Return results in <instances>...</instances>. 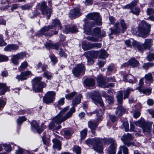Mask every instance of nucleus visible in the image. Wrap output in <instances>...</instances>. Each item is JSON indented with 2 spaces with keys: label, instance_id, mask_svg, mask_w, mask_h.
<instances>
[{
  "label": "nucleus",
  "instance_id": "obj_1",
  "mask_svg": "<svg viewBox=\"0 0 154 154\" xmlns=\"http://www.w3.org/2000/svg\"><path fill=\"white\" fill-rule=\"evenodd\" d=\"M86 17L88 19L93 20V21L87 22L84 25L85 29L87 30H89L90 28L94 27L95 25L100 26L102 25L101 18L98 13H90L86 16Z\"/></svg>",
  "mask_w": 154,
  "mask_h": 154
},
{
  "label": "nucleus",
  "instance_id": "obj_2",
  "mask_svg": "<svg viewBox=\"0 0 154 154\" xmlns=\"http://www.w3.org/2000/svg\"><path fill=\"white\" fill-rule=\"evenodd\" d=\"M69 109V107L66 106L54 118V120L57 124H60L61 122L65 121L70 118L74 112H75V109L72 107L71 108L64 116L63 115L65 112Z\"/></svg>",
  "mask_w": 154,
  "mask_h": 154
},
{
  "label": "nucleus",
  "instance_id": "obj_3",
  "mask_svg": "<svg viewBox=\"0 0 154 154\" xmlns=\"http://www.w3.org/2000/svg\"><path fill=\"white\" fill-rule=\"evenodd\" d=\"M138 27V35L144 38L146 37L150 31V25L147 23L145 21L142 20Z\"/></svg>",
  "mask_w": 154,
  "mask_h": 154
},
{
  "label": "nucleus",
  "instance_id": "obj_4",
  "mask_svg": "<svg viewBox=\"0 0 154 154\" xmlns=\"http://www.w3.org/2000/svg\"><path fill=\"white\" fill-rule=\"evenodd\" d=\"M86 143L88 144H91L93 146L94 149L99 153L101 152L103 150L102 143L101 142L100 139L94 138L92 139H89L87 140Z\"/></svg>",
  "mask_w": 154,
  "mask_h": 154
},
{
  "label": "nucleus",
  "instance_id": "obj_5",
  "mask_svg": "<svg viewBox=\"0 0 154 154\" xmlns=\"http://www.w3.org/2000/svg\"><path fill=\"white\" fill-rule=\"evenodd\" d=\"M42 79V77H36L33 79L32 81L33 90L35 92H41L43 88L45 87L46 84L40 82Z\"/></svg>",
  "mask_w": 154,
  "mask_h": 154
},
{
  "label": "nucleus",
  "instance_id": "obj_6",
  "mask_svg": "<svg viewBox=\"0 0 154 154\" xmlns=\"http://www.w3.org/2000/svg\"><path fill=\"white\" fill-rule=\"evenodd\" d=\"M116 97L119 106L117 110L116 111V113L118 116H121L125 112V108L121 105L123 101V94L122 91H119L117 93Z\"/></svg>",
  "mask_w": 154,
  "mask_h": 154
},
{
  "label": "nucleus",
  "instance_id": "obj_7",
  "mask_svg": "<svg viewBox=\"0 0 154 154\" xmlns=\"http://www.w3.org/2000/svg\"><path fill=\"white\" fill-rule=\"evenodd\" d=\"M92 28L91 27L89 30H87L85 29V26H83L85 33L88 35H93L99 38H102L105 36V32L103 30L101 31L100 28L99 27L95 28L93 29L92 31L91 28Z\"/></svg>",
  "mask_w": 154,
  "mask_h": 154
},
{
  "label": "nucleus",
  "instance_id": "obj_8",
  "mask_svg": "<svg viewBox=\"0 0 154 154\" xmlns=\"http://www.w3.org/2000/svg\"><path fill=\"white\" fill-rule=\"evenodd\" d=\"M152 40L151 39H145L143 45H140L138 43L137 49L140 52H143L144 49L149 50L152 45Z\"/></svg>",
  "mask_w": 154,
  "mask_h": 154
},
{
  "label": "nucleus",
  "instance_id": "obj_9",
  "mask_svg": "<svg viewBox=\"0 0 154 154\" xmlns=\"http://www.w3.org/2000/svg\"><path fill=\"white\" fill-rule=\"evenodd\" d=\"M85 67L83 64H79L72 70V72L75 76L78 77L83 75L85 71Z\"/></svg>",
  "mask_w": 154,
  "mask_h": 154
},
{
  "label": "nucleus",
  "instance_id": "obj_10",
  "mask_svg": "<svg viewBox=\"0 0 154 154\" xmlns=\"http://www.w3.org/2000/svg\"><path fill=\"white\" fill-rule=\"evenodd\" d=\"M56 94V92L54 91H48L43 97V102L46 104L53 102L55 99Z\"/></svg>",
  "mask_w": 154,
  "mask_h": 154
},
{
  "label": "nucleus",
  "instance_id": "obj_11",
  "mask_svg": "<svg viewBox=\"0 0 154 154\" xmlns=\"http://www.w3.org/2000/svg\"><path fill=\"white\" fill-rule=\"evenodd\" d=\"M40 9L42 14L46 17L48 19L50 18L52 13V10L50 8H48L45 2H43L40 5Z\"/></svg>",
  "mask_w": 154,
  "mask_h": 154
},
{
  "label": "nucleus",
  "instance_id": "obj_12",
  "mask_svg": "<svg viewBox=\"0 0 154 154\" xmlns=\"http://www.w3.org/2000/svg\"><path fill=\"white\" fill-rule=\"evenodd\" d=\"M136 125L141 127L143 132H146L148 133L151 132V125L145 122L144 120H142L136 122Z\"/></svg>",
  "mask_w": 154,
  "mask_h": 154
},
{
  "label": "nucleus",
  "instance_id": "obj_13",
  "mask_svg": "<svg viewBox=\"0 0 154 154\" xmlns=\"http://www.w3.org/2000/svg\"><path fill=\"white\" fill-rule=\"evenodd\" d=\"M105 143L106 144L111 143L109 149V154H115L117 145L114 140L111 138L107 139L105 140Z\"/></svg>",
  "mask_w": 154,
  "mask_h": 154
},
{
  "label": "nucleus",
  "instance_id": "obj_14",
  "mask_svg": "<svg viewBox=\"0 0 154 154\" xmlns=\"http://www.w3.org/2000/svg\"><path fill=\"white\" fill-rule=\"evenodd\" d=\"M26 57V54L25 52H20L13 55L11 59V60L14 65H17L19 64L18 60L19 59H23Z\"/></svg>",
  "mask_w": 154,
  "mask_h": 154
},
{
  "label": "nucleus",
  "instance_id": "obj_15",
  "mask_svg": "<svg viewBox=\"0 0 154 154\" xmlns=\"http://www.w3.org/2000/svg\"><path fill=\"white\" fill-rule=\"evenodd\" d=\"M97 81L98 86L103 88H108L109 87H113L114 86V84L109 83L106 84V82L104 81V78L101 76L97 77Z\"/></svg>",
  "mask_w": 154,
  "mask_h": 154
},
{
  "label": "nucleus",
  "instance_id": "obj_16",
  "mask_svg": "<svg viewBox=\"0 0 154 154\" xmlns=\"http://www.w3.org/2000/svg\"><path fill=\"white\" fill-rule=\"evenodd\" d=\"M91 98L95 103H98L102 107L103 106V101L98 92L94 93L91 96Z\"/></svg>",
  "mask_w": 154,
  "mask_h": 154
},
{
  "label": "nucleus",
  "instance_id": "obj_17",
  "mask_svg": "<svg viewBox=\"0 0 154 154\" xmlns=\"http://www.w3.org/2000/svg\"><path fill=\"white\" fill-rule=\"evenodd\" d=\"M133 138V137L132 135L128 133L126 135H124L121 138V139L125 144L128 146H129L131 145H133V144L132 143L128 142V141L132 140Z\"/></svg>",
  "mask_w": 154,
  "mask_h": 154
},
{
  "label": "nucleus",
  "instance_id": "obj_18",
  "mask_svg": "<svg viewBox=\"0 0 154 154\" xmlns=\"http://www.w3.org/2000/svg\"><path fill=\"white\" fill-rule=\"evenodd\" d=\"M123 9H131V12L134 14L138 16L140 11L139 8L137 7H131L130 5H127L123 7Z\"/></svg>",
  "mask_w": 154,
  "mask_h": 154
},
{
  "label": "nucleus",
  "instance_id": "obj_19",
  "mask_svg": "<svg viewBox=\"0 0 154 154\" xmlns=\"http://www.w3.org/2000/svg\"><path fill=\"white\" fill-rule=\"evenodd\" d=\"M81 13L80 10L78 8H75L73 10L70 11L69 14V16L71 18L73 19L77 17H79L81 15Z\"/></svg>",
  "mask_w": 154,
  "mask_h": 154
},
{
  "label": "nucleus",
  "instance_id": "obj_20",
  "mask_svg": "<svg viewBox=\"0 0 154 154\" xmlns=\"http://www.w3.org/2000/svg\"><path fill=\"white\" fill-rule=\"evenodd\" d=\"M31 73V72L27 71L21 72L20 75L17 76L16 78L19 81H23L26 80L27 78V76L29 75Z\"/></svg>",
  "mask_w": 154,
  "mask_h": 154
},
{
  "label": "nucleus",
  "instance_id": "obj_21",
  "mask_svg": "<svg viewBox=\"0 0 154 154\" xmlns=\"http://www.w3.org/2000/svg\"><path fill=\"white\" fill-rule=\"evenodd\" d=\"M101 47V44L100 43H94L87 45H84L82 46V48L85 50H89L90 49L95 47L97 48H99Z\"/></svg>",
  "mask_w": 154,
  "mask_h": 154
},
{
  "label": "nucleus",
  "instance_id": "obj_22",
  "mask_svg": "<svg viewBox=\"0 0 154 154\" xmlns=\"http://www.w3.org/2000/svg\"><path fill=\"white\" fill-rule=\"evenodd\" d=\"M31 125L32 130H36L37 132L39 134H40L43 131V128H42L39 127L38 124L35 121H32Z\"/></svg>",
  "mask_w": 154,
  "mask_h": 154
},
{
  "label": "nucleus",
  "instance_id": "obj_23",
  "mask_svg": "<svg viewBox=\"0 0 154 154\" xmlns=\"http://www.w3.org/2000/svg\"><path fill=\"white\" fill-rule=\"evenodd\" d=\"M125 42L128 47L131 48L132 46H133L134 47H136L137 48L138 42L132 39L126 40L125 41Z\"/></svg>",
  "mask_w": 154,
  "mask_h": 154
},
{
  "label": "nucleus",
  "instance_id": "obj_24",
  "mask_svg": "<svg viewBox=\"0 0 154 154\" xmlns=\"http://www.w3.org/2000/svg\"><path fill=\"white\" fill-rule=\"evenodd\" d=\"M53 122H51L49 125V128L50 130H57L60 129L61 127L60 124H57L54 121V118L53 119Z\"/></svg>",
  "mask_w": 154,
  "mask_h": 154
},
{
  "label": "nucleus",
  "instance_id": "obj_25",
  "mask_svg": "<svg viewBox=\"0 0 154 154\" xmlns=\"http://www.w3.org/2000/svg\"><path fill=\"white\" fill-rule=\"evenodd\" d=\"M19 48V46L17 45L11 44L8 45L4 48V50L6 51H15Z\"/></svg>",
  "mask_w": 154,
  "mask_h": 154
},
{
  "label": "nucleus",
  "instance_id": "obj_26",
  "mask_svg": "<svg viewBox=\"0 0 154 154\" xmlns=\"http://www.w3.org/2000/svg\"><path fill=\"white\" fill-rule=\"evenodd\" d=\"M77 32L78 30L77 27L74 26L71 27H66L65 30L64 31V32L66 34L69 32L75 33Z\"/></svg>",
  "mask_w": 154,
  "mask_h": 154
},
{
  "label": "nucleus",
  "instance_id": "obj_27",
  "mask_svg": "<svg viewBox=\"0 0 154 154\" xmlns=\"http://www.w3.org/2000/svg\"><path fill=\"white\" fill-rule=\"evenodd\" d=\"M52 141L54 143L53 147L54 148L58 150H60L61 149V143L60 141L56 139H54Z\"/></svg>",
  "mask_w": 154,
  "mask_h": 154
},
{
  "label": "nucleus",
  "instance_id": "obj_28",
  "mask_svg": "<svg viewBox=\"0 0 154 154\" xmlns=\"http://www.w3.org/2000/svg\"><path fill=\"white\" fill-rule=\"evenodd\" d=\"M128 64L133 67H136L139 65V62L134 58H131L128 62Z\"/></svg>",
  "mask_w": 154,
  "mask_h": 154
},
{
  "label": "nucleus",
  "instance_id": "obj_29",
  "mask_svg": "<svg viewBox=\"0 0 154 154\" xmlns=\"http://www.w3.org/2000/svg\"><path fill=\"white\" fill-rule=\"evenodd\" d=\"M82 95L81 94H79L76 98H75L72 101V105L73 106H76V105L80 103V101Z\"/></svg>",
  "mask_w": 154,
  "mask_h": 154
},
{
  "label": "nucleus",
  "instance_id": "obj_30",
  "mask_svg": "<svg viewBox=\"0 0 154 154\" xmlns=\"http://www.w3.org/2000/svg\"><path fill=\"white\" fill-rule=\"evenodd\" d=\"M126 80L130 83H135L137 80L131 74L127 75L125 77Z\"/></svg>",
  "mask_w": 154,
  "mask_h": 154
},
{
  "label": "nucleus",
  "instance_id": "obj_31",
  "mask_svg": "<svg viewBox=\"0 0 154 154\" xmlns=\"http://www.w3.org/2000/svg\"><path fill=\"white\" fill-rule=\"evenodd\" d=\"M119 23H116L115 25V28L114 29L111 28V33L112 34H117L119 33L120 29L119 27Z\"/></svg>",
  "mask_w": 154,
  "mask_h": 154
},
{
  "label": "nucleus",
  "instance_id": "obj_32",
  "mask_svg": "<svg viewBox=\"0 0 154 154\" xmlns=\"http://www.w3.org/2000/svg\"><path fill=\"white\" fill-rule=\"evenodd\" d=\"M85 83L87 86H93L94 85V81L93 79H86L85 81Z\"/></svg>",
  "mask_w": 154,
  "mask_h": 154
},
{
  "label": "nucleus",
  "instance_id": "obj_33",
  "mask_svg": "<svg viewBox=\"0 0 154 154\" xmlns=\"http://www.w3.org/2000/svg\"><path fill=\"white\" fill-rule=\"evenodd\" d=\"M52 24L53 26H52L57 27L58 29H61L62 28L61 23L59 20L57 19L53 20Z\"/></svg>",
  "mask_w": 154,
  "mask_h": 154
},
{
  "label": "nucleus",
  "instance_id": "obj_34",
  "mask_svg": "<svg viewBox=\"0 0 154 154\" xmlns=\"http://www.w3.org/2000/svg\"><path fill=\"white\" fill-rule=\"evenodd\" d=\"M99 57L105 59L108 56L107 53L104 50H101L99 52Z\"/></svg>",
  "mask_w": 154,
  "mask_h": 154
},
{
  "label": "nucleus",
  "instance_id": "obj_35",
  "mask_svg": "<svg viewBox=\"0 0 154 154\" xmlns=\"http://www.w3.org/2000/svg\"><path fill=\"white\" fill-rule=\"evenodd\" d=\"M53 28V26H48L44 27L42 28L39 31V34L41 35L45 34V33L46 31L49 30V29Z\"/></svg>",
  "mask_w": 154,
  "mask_h": 154
},
{
  "label": "nucleus",
  "instance_id": "obj_36",
  "mask_svg": "<svg viewBox=\"0 0 154 154\" xmlns=\"http://www.w3.org/2000/svg\"><path fill=\"white\" fill-rule=\"evenodd\" d=\"M102 94H103V96L105 97L106 101L108 103H112L113 100V99L112 97L109 96V95H106V93L105 92H103Z\"/></svg>",
  "mask_w": 154,
  "mask_h": 154
},
{
  "label": "nucleus",
  "instance_id": "obj_37",
  "mask_svg": "<svg viewBox=\"0 0 154 154\" xmlns=\"http://www.w3.org/2000/svg\"><path fill=\"white\" fill-rule=\"evenodd\" d=\"M3 88L1 94L3 95L5 93L9 90V88L6 86V84L5 83H0V89Z\"/></svg>",
  "mask_w": 154,
  "mask_h": 154
},
{
  "label": "nucleus",
  "instance_id": "obj_38",
  "mask_svg": "<svg viewBox=\"0 0 154 154\" xmlns=\"http://www.w3.org/2000/svg\"><path fill=\"white\" fill-rule=\"evenodd\" d=\"M88 124L89 127L91 130H95L97 126L96 123L91 121L88 122Z\"/></svg>",
  "mask_w": 154,
  "mask_h": 154
},
{
  "label": "nucleus",
  "instance_id": "obj_39",
  "mask_svg": "<svg viewBox=\"0 0 154 154\" xmlns=\"http://www.w3.org/2000/svg\"><path fill=\"white\" fill-rule=\"evenodd\" d=\"M94 52L92 51H87L85 52L83 55L85 56L87 58H94Z\"/></svg>",
  "mask_w": 154,
  "mask_h": 154
},
{
  "label": "nucleus",
  "instance_id": "obj_40",
  "mask_svg": "<svg viewBox=\"0 0 154 154\" xmlns=\"http://www.w3.org/2000/svg\"><path fill=\"white\" fill-rule=\"evenodd\" d=\"M26 118L24 116L19 117L17 120L18 125H20L23 122L26 121Z\"/></svg>",
  "mask_w": 154,
  "mask_h": 154
},
{
  "label": "nucleus",
  "instance_id": "obj_41",
  "mask_svg": "<svg viewBox=\"0 0 154 154\" xmlns=\"http://www.w3.org/2000/svg\"><path fill=\"white\" fill-rule=\"evenodd\" d=\"M120 23L122 27V30L123 32L125 31L127 29V27L123 20H122L120 21Z\"/></svg>",
  "mask_w": 154,
  "mask_h": 154
},
{
  "label": "nucleus",
  "instance_id": "obj_42",
  "mask_svg": "<svg viewBox=\"0 0 154 154\" xmlns=\"http://www.w3.org/2000/svg\"><path fill=\"white\" fill-rule=\"evenodd\" d=\"M144 77L146 80L152 82L153 78L151 73H149L148 74L145 75Z\"/></svg>",
  "mask_w": 154,
  "mask_h": 154
},
{
  "label": "nucleus",
  "instance_id": "obj_43",
  "mask_svg": "<svg viewBox=\"0 0 154 154\" xmlns=\"http://www.w3.org/2000/svg\"><path fill=\"white\" fill-rule=\"evenodd\" d=\"M77 93L76 92H73L66 95L65 97L66 99L71 100L73 97Z\"/></svg>",
  "mask_w": 154,
  "mask_h": 154
},
{
  "label": "nucleus",
  "instance_id": "obj_44",
  "mask_svg": "<svg viewBox=\"0 0 154 154\" xmlns=\"http://www.w3.org/2000/svg\"><path fill=\"white\" fill-rule=\"evenodd\" d=\"M42 76L48 79H50L52 77V75L50 74V73L48 71L45 72L43 74Z\"/></svg>",
  "mask_w": 154,
  "mask_h": 154
},
{
  "label": "nucleus",
  "instance_id": "obj_45",
  "mask_svg": "<svg viewBox=\"0 0 154 154\" xmlns=\"http://www.w3.org/2000/svg\"><path fill=\"white\" fill-rule=\"evenodd\" d=\"M28 66V63L24 61L23 62L21 66L19 67V69L20 70H22L23 69L26 68Z\"/></svg>",
  "mask_w": 154,
  "mask_h": 154
},
{
  "label": "nucleus",
  "instance_id": "obj_46",
  "mask_svg": "<svg viewBox=\"0 0 154 154\" xmlns=\"http://www.w3.org/2000/svg\"><path fill=\"white\" fill-rule=\"evenodd\" d=\"M139 91L140 92H143L144 94H149L151 93V90L149 89H147L142 90L141 89H140Z\"/></svg>",
  "mask_w": 154,
  "mask_h": 154
},
{
  "label": "nucleus",
  "instance_id": "obj_47",
  "mask_svg": "<svg viewBox=\"0 0 154 154\" xmlns=\"http://www.w3.org/2000/svg\"><path fill=\"white\" fill-rule=\"evenodd\" d=\"M58 104L57 105V106L59 109L60 108V106L63 105L64 103V98H62L59 99L57 102Z\"/></svg>",
  "mask_w": 154,
  "mask_h": 154
},
{
  "label": "nucleus",
  "instance_id": "obj_48",
  "mask_svg": "<svg viewBox=\"0 0 154 154\" xmlns=\"http://www.w3.org/2000/svg\"><path fill=\"white\" fill-rule=\"evenodd\" d=\"M73 151L76 152L77 154H81V148L79 146H75L73 149Z\"/></svg>",
  "mask_w": 154,
  "mask_h": 154
},
{
  "label": "nucleus",
  "instance_id": "obj_49",
  "mask_svg": "<svg viewBox=\"0 0 154 154\" xmlns=\"http://www.w3.org/2000/svg\"><path fill=\"white\" fill-rule=\"evenodd\" d=\"M64 133L65 137L68 139L69 138V137L72 134L70 131L68 130H65L64 131Z\"/></svg>",
  "mask_w": 154,
  "mask_h": 154
},
{
  "label": "nucleus",
  "instance_id": "obj_50",
  "mask_svg": "<svg viewBox=\"0 0 154 154\" xmlns=\"http://www.w3.org/2000/svg\"><path fill=\"white\" fill-rule=\"evenodd\" d=\"M147 60L149 61H152L154 60V54L149 53L147 57Z\"/></svg>",
  "mask_w": 154,
  "mask_h": 154
},
{
  "label": "nucleus",
  "instance_id": "obj_51",
  "mask_svg": "<svg viewBox=\"0 0 154 154\" xmlns=\"http://www.w3.org/2000/svg\"><path fill=\"white\" fill-rule=\"evenodd\" d=\"M130 91V88H128L126 90L124 91V99L126 98H128V95L129 94Z\"/></svg>",
  "mask_w": 154,
  "mask_h": 154
},
{
  "label": "nucleus",
  "instance_id": "obj_52",
  "mask_svg": "<svg viewBox=\"0 0 154 154\" xmlns=\"http://www.w3.org/2000/svg\"><path fill=\"white\" fill-rule=\"evenodd\" d=\"M81 135L82 138H83L85 137L87 134V130L86 129H85L82 131L81 132Z\"/></svg>",
  "mask_w": 154,
  "mask_h": 154
},
{
  "label": "nucleus",
  "instance_id": "obj_53",
  "mask_svg": "<svg viewBox=\"0 0 154 154\" xmlns=\"http://www.w3.org/2000/svg\"><path fill=\"white\" fill-rule=\"evenodd\" d=\"M123 126L125 131H129V124L127 122H124L123 123Z\"/></svg>",
  "mask_w": 154,
  "mask_h": 154
},
{
  "label": "nucleus",
  "instance_id": "obj_54",
  "mask_svg": "<svg viewBox=\"0 0 154 154\" xmlns=\"http://www.w3.org/2000/svg\"><path fill=\"white\" fill-rule=\"evenodd\" d=\"M104 109H103V110H99L96 111V113L97 116L100 117L102 116L104 112Z\"/></svg>",
  "mask_w": 154,
  "mask_h": 154
},
{
  "label": "nucleus",
  "instance_id": "obj_55",
  "mask_svg": "<svg viewBox=\"0 0 154 154\" xmlns=\"http://www.w3.org/2000/svg\"><path fill=\"white\" fill-rule=\"evenodd\" d=\"M86 38L89 41H91L93 42H96L97 41V39L93 36H88Z\"/></svg>",
  "mask_w": 154,
  "mask_h": 154
},
{
  "label": "nucleus",
  "instance_id": "obj_56",
  "mask_svg": "<svg viewBox=\"0 0 154 154\" xmlns=\"http://www.w3.org/2000/svg\"><path fill=\"white\" fill-rule=\"evenodd\" d=\"M8 58L5 56L0 55V62H4L8 60Z\"/></svg>",
  "mask_w": 154,
  "mask_h": 154
},
{
  "label": "nucleus",
  "instance_id": "obj_57",
  "mask_svg": "<svg viewBox=\"0 0 154 154\" xmlns=\"http://www.w3.org/2000/svg\"><path fill=\"white\" fill-rule=\"evenodd\" d=\"M120 148H122L123 149L124 154H128V149L127 147L125 146H121L120 147Z\"/></svg>",
  "mask_w": 154,
  "mask_h": 154
},
{
  "label": "nucleus",
  "instance_id": "obj_58",
  "mask_svg": "<svg viewBox=\"0 0 154 154\" xmlns=\"http://www.w3.org/2000/svg\"><path fill=\"white\" fill-rule=\"evenodd\" d=\"M6 43H5L3 38V37L2 35L0 34V46H5L6 45Z\"/></svg>",
  "mask_w": 154,
  "mask_h": 154
},
{
  "label": "nucleus",
  "instance_id": "obj_59",
  "mask_svg": "<svg viewBox=\"0 0 154 154\" xmlns=\"http://www.w3.org/2000/svg\"><path fill=\"white\" fill-rule=\"evenodd\" d=\"M104 81L106 82H113L115 81V79L113 77H109L106 79H104Z\"/></svg>",
  "mask_w": 154,
  "mask_h": 154
},
{
  "label": "nucleus",
  "instance_id": "obj_60",
  "mask_svg": "<svg viewBox=\"0 0 154 154\" xmlns=\"http://www.w3.org/2000/svg\"><path fill=\"white\" fill-rule=\"evenodd\" d=\"M143 78H142L139 81V86L138 88H137V89L139 90L140 89H141V88L143 85Z\"/></svg>",
  "mask_w": 154,
  "mask_h": 154
},
{
  "label": "nucleus",
  "instance_id": "obj_61",
  "mask_svg": "<svg viewBox=\"0 0 154 154\" xmlns=\"http://www.w3.org/2000/svg\"><path fill=\"white\" fill-rule=\"evenodd\" d=\"M147 13L149 15L154 14V9L152 8H148L147 10Z\"/></svg>",
  "mask_w": 154,
  "mask_h": 154
},
{
  "label": "nucleus",
  "instance_id": "obj_62",
  "mask_svg": "<svg viewBox=\"0 0 154 154\" xmlns=\"http://www.w3.org/2000/svg\"><path fill=\"white\" fill-rule=\"evenodd\" d=\"M52 61L55 64L57 62V60L56 59V57L54 55H51L50 57Z\"/></svg>",
  "mask_w": 154,
  "mask_h": 154
},
{
  "label": "nucleus",
  "instance_id": "obj_63",
  "mask_svg": "<svg viewBox=\"0 0 154 154\" xmlns=\"http://www.w3.org/2000/svg\"><path fill=\"white\" fill-rule=\"evenodd\" d=\"M20 8L23 10H29L30 8V6L29 5H26L21 6Z\"/></svg>",
  "mask_w": 154,
  "mask_h": 154
},
{
  "label": "nucleus",
  "instance_id": "obj_64",
  "mask_svg": "<svg viewBox=\"0 0 154 154\" xmlns=\"http://www.w3.org/2000/svg\"><path fill=\"white\" fill-rule=\"evenodd\" d=\"M24 151V150L23 149L20 147H18V150H16V154H23V152Z\"/></svg>",
  "mask_w": 154,
  "mask_h": 154
}]
</instances>
